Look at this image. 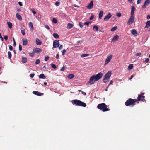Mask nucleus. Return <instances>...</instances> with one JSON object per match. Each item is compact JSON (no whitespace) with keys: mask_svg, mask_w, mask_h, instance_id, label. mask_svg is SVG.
<instances>
[{"mask_svg":"<svg viewBox=\"0 0 150 150\" xmlns=\"http://www.w3.org/2000/svg\"><path fill=\"white\" fill-rule=\"evenodd\" d=\"M119 38V36L118 35H116L115 37H114L112 40V42H115L117 41Z\"/></svg>","mask_w":150,"mask_h":150,"instance_id":"a211bd4d","label":"nucleus"},{"mask_svg":"<svg viewBox=\"0 0 150 150\" xmlns=\"http://www.w3.org/2000/svg\"><path fill=\"white\" fill-rule=\"evenodd\" d=\"M94 17V16L93 14H91V16L89 20H91L93 19Z\"/></svg>","mask_w":150,"mask_h":150,"instance_id":"a18cd8bd","label":"nucleus"},{"mask_svg":"<svg viewBox=\"0 0 150 150\" xmlns=\"http://www.w3.org/2000/svg\"><path fill=\"white\" fill-rule=\"evenodd\" d=\"M22 62L23 63H25L27 62V59L26 57H22Z\"/></svg>","mask_w":150,"mask_h":150,"instance_id":"412c9836","label":"nucleus"},{"mask_svg":"<svg viewBox=\"0 0 150 150\" xmlns=\"http://www.w3.org/2000/svg\"><path fill=\"white\" fill-rule=\"evenodd\" d=\"M132 34L134 36H136L137 35V31L134 29H133L131 32Z\"/></svg>","mask_w":150,"mask_h":150,"instance_id":"dca6fc26","label":"nucleus"},{"mask_svg":"<svg viewBox=\"0 0 150 150\" xmlns=\"http://www.w3.org/2000/svg\"><path fill=\"white\" fill-rule=\"evenodd\" d=\"M51 67L54 69H55L57 68V66L55 64H51Z\"/></svg>","mask_w":150,"mask_h":150,"instance_id":"58836bf2","label":"nucleus"},{"mask_svg":"<svg viewBox=\"0 0 150 150\" xmlns=\"http://www.w3.org/2000/svg\"><path fill=\"white\" fill-rule=\"evenodd\" d=\"M103 76V74L100 72L97 75H93L90 77L88 83L91 85L93 84L95 81H97L101 79Z\"/></svg>","mask_w":150,"mask_h":150,"instance_id":"f257e3e1","label":"nucleus"},{"mask_svg":"<svg viewBox=\"0 0 150 150\" xmlns=\"http://www.w3.org/2000/svg\"><path fill=\"white\" fill-rule=\"evenodd\" d=\"M103 12L102 11H100V12L99 14V18L100 19H101L103 15Z\"/></svg>","mask_w":150,"mask_h":150,"instance_id":"aec40b11","label":"nucleus"},{"mask_svg":"<svg viewBox=\"0 0 150 150\" xmlns=\"http://www.w3.org/2000/svg\"><path fill=\"white\" fill-rule=\"evenodd\" d=\"M49 56H47L46 57H45L44 60L45 61H47L49 60Z\"/></svg>","mask_w":150,"mask_h":150,"instance_id":"c03bdc74","label":"nucleus"},{"mask_svg":"<svg viewBox=\"0 0 150 150\" xmlns=\"http://www.w3.org/2000/svg\"><path fill=\"white\" fill-rule=\"evenodd\" d=\"M40 62V61L39 59H38L36 60L35 61V64L37 65L39 64Z\"/></svg>","mask_w":150,"mask_h":150,"instance_id":"4c0bfd02","label":"nucleus"},{"mask_svg":"<svg viewBox=\"0 0 150 150\" xmlns=\"http://www.w3.org/2000/svg\"><path fill=\"white\" fill-rule=\"evenodd\" d=\"M109 79H108L107 78H106L104 77L103 79V81L104 83H106L109 80Z\"/></svg>","mask_w":150,"mask_h":150,"instance_id":"cd10ccee","label":"nucleus"},{"mask_svg":"<svg viewBox=\"0 0 150 150\" xmlns=\"http://www.w3.org/2000/svg\"><path fill=\"white\" fill-rule=\"evenodd\" d=\"M55 5L57 6H59L60 4V3L59 2L57 1L55 3Z\"/></svg>","mask_w":150,"mask_h":150,"instance_id":"09e8293b","label":"nucleus"},{"mask_svg":"<svg viewBox=\"0 0 150 150\" xmlns=\"http://www.w3.org/2000/svg\"><path fill=\"white\" fill-rule=\"evenodd\" d=\"M150 27V20L148 21L146 23V25L145 28H148Z\"/></svg>","mask_w":150,"mask_h":150,"instance_id":"b1692460","label":"nucleus"},{"mask_svg":"<svg viewBox=\"0 0 150 150\" xmlns=\"http://www.w3.org/2000/svg\"><path fill=\"white\" fill-rule=\"evenodd\" d=\"M71 102L73 104H75L76 106L83 107H86V105L85 103L77 99L72 100Z\"/></svg>","mask_w":150,"mask_h":150,"instance_id":"f03ea898","label":"nucleus"},{"mask_svg":"<svg viewBox=\"0 0 150 150\" xmlns=\"http://www.w3.org/2000/svg\"><path fill=\"white\" fill-rule=\"evenodd\" d=\"M62 47H63L62 45H60V46H59V50L61 49L62 48Z\"/></svg>","mask_w":150,"mask_h":150,"instance_id":"680f3d73","label":"nucleus"},{"mask_svg":"<svg viewBox=\"0 0 150 150\" xmlns=\"http://www.w3.org/2000/svg\"><path fill=\"white\" fill-rule=\"evenodd\" d=\"M33 93L35 95L38 96H41L42 95H43L44 94L43 93H40V92H39L38 91H33Z\"/></svg>","mask_w":150,"mask_h":150,"instance_id":"f8f14e48","label":"nucleus"},{"mask_svg":"<svg viewBox=\"0 0 150 150\" xmlns=\"http://www.w3.org/2000/svg\"><path fill=\"white\" fill-rule=\"evenodd\" d=\"M7 23L8 26L9 28L10 29L12 27V23L10 22H7Z\"/></svg>","mask_w":150,"mask_h":150,"instance_id":"bb28decb","label":"nucleus"},{"mask_svg":"<svg viewBox=\"0 0 150 150\" xmlns=\"http://www.w3.org/2000/svg\"><path fill=\"white\" fill-rule=\"evenodd\" d=\"M112 55H110L107 57L105 62V65L108 64L110 61L111 59L112 58Z\"/></svg>","mask_w":150,"mask_h":150,"instance_id":"6e6552de","label":"nucleus"},{"mask_svg":"<svg viewBox=\"0 0 150 150\" xmlns=\"http://www.w3.org/2000/svg\"><path fill=\"white\" fill-rule=\"evenodd\" d=\"M134 16L131 15L127 23V24L128 25H131L132 24L134 21Z\"/></svg>","mask_w":150,"mask_h":150,"instance_id":"423d86ee","label":"nucleus"},{"mask_svg":"<svg viewBox=\"0 0 150 150\" xmlns=\"http://www.w3.org/2000/svg\"><path fill=\"white\" fill-rule=\"evenodd\" d=\"M29 26L30 28V30L32 31H33L34 30V29L33 24L32 22H30L29 23Z\"/></svg>","mask_w":150,"mask_h":150,"instance_id":"2eb2a0df","label":"nucleus"},{"mask_svg":"<svg viewBox=\"0 0 150 150\" xmlns=\"http://www.w3.org/2000/svg\"><path fill=\"white\" fill-rule=\"evenodd\" d=\"M65 67L63 66L61 69L60 70L61 71H63L65 70Z\"/></svg>","mask_w":150,"mask_h":150,"instance_id":"3c124183","label":"nucleus"},{"mask_svg":"<svg viewBox=\"0 0 150 150\" xmlns=\"http://www.w3.org/2000/svg\"><path fill=\"white\" fill-rule=\"evenodd\" d=\"M9 50H11V51H12L13 50V47L11 45H9Z\"/></svg>","mask_w":150,"mask_h":150,"instance_id":"5fc2aeb1","label":"nucleus"},{"mask_svg":"<svg viewBox=\"0 0 150 150\" xmlns=\"http://www.w3.org/2000/svg\"><path fill=\"white\" fill-rule=\"evenodd\" d=\"M93 1H91L88 5L86 7L88 9H91L93 8Z\"/></svg>","mask_w":150,"mask_h":150,"instance_id":"9d476101","label":"nucleus"},{"mask_svg":"<svg viewBox=\"0 0 150 150\" xmlns=\"http://www.w3.org/2000/svg\"><path fill=\"white\" fill-rule=\"evenodd\" d=\"M93 29L94 30L97 31L98 29V27L97 26H94L93 27Z\"/></svg>","mask_w":150,"mask_h":150,"instance_id":"2f4dec72","label":"nucleus"},{"mask_svg":"<svg viewBox=\"0 0 150 150\" xmlns=\"http://www.w3.org/2000/svg\"><path fill=\"white\" fill-rule=\"evenodd\" d=\"M39 78L42 79H45V77L43 74H40L39 76Z\"/></svg>","mask_w":150,"mask_h":150,"instance_id":"c756f323","label":"nucleus"},{"mask_svg":"<svg viewBox=\"0 0 150 150\" xmlns=\"http://www.w3.org/2000/svg\"><path fill=\"white\" fill-rule=\"evenodd\" d=\"M74 76L72 74H69L68 76L67 77L68 78L71 79L73 78Z\"/></svg>","mask_w":150,"mask_h":150,"instance_id":"c85d7f7f","label":"nucleus"},{"mask_svg":"<svg viewBox=\"0 0 150 150\" xmlns=\"http://www.w3.org/2000/svg\"><path fill=\"white\" fill-rule=\"evenodd\" d=\"M45 28L48 30H49L50 29L49 27L47 25H46L45 26Z\"/></svg>","mask_w":150,"mask_h":150,"instance_id":"052dcab7","label":"nucleus"},{"mask_svg":"<svg viewBox=\"0 0 150 150\" xmlns=\"http://www.w3.org/2000/svg\"><path fill=\"white\" fill-rule=\"evenodd\" d=\"M22 41L23 45H26L28 44V41L27 40H25L23 39L22 40Z\"/></svg>","mask_w":150,"mask_h":150,"instance_id":"4be33fe9","label":"nucleus"},{"mask_svg":"<svg viewBox=\"0 0 150 150\" xmlns=\"http://www.w3.org/2000/svg\"><path fill=\"white\" fill-rule=\"evenodd\" d=\"M133 65L132 64H130L129 65V66L128 67V69H131L133 68Z\"/></svg>","mask_w":150,"mask_h":150,"instance_id":"473e14b6","label":"nucleus"},{"mask_svg":"<svg viewBox=\"0 0 150 150\" xmlns=\"http://www.w3.org/2000/svg\"><path fill=\"white\" fill-rule=\"evenodd\" d=\"M150 3V0H146L144 5H143L142 7V8H145L146 7V6L147 5H149Z\"/></svg>","mask_w":150,"mask_h":150,"instance_id":"9b49d317","label":"nucleus"},{"mask_svg":"<svg viewBox=\"0 0 150 150\" xmlns=\"http://www.w3.org/2000/svg\"><path fill=\"white\" fill-rule=\"evenodd\" d=\"M117 26H114V27H113L111 29L110 31L112 32L114 31L115 30H117Z\"/></svg>","mask_w":150,"mask_h":150,"instance_id":"7c9ffc66","label":"nucleus"},{"mask_svg":"<svg viewBox=\"0 0 150 150\" xmlns=\"http://www.w3.org/2000/svg\"><path fill=\"white\" fill-rule=\"evenodd\" d=\"M88 56V54H83L81 56L83 57H86Z\"/></svg>","mask_w":150,"mask_h":150,"instance_id":"864d4df0","label":"nucleus"},{"mask_svg":"<svg viewBox=\"0 0 150 150\" xmlns=\"http://www.w3.org/2000/svg\"><path fill=\"white\" fill-rule=\"evenodd\" d=\"M59 42L58 40H55L53 42V47L54 48L58 47L59 45Z\"/></svg>","mask_w":150,"mask_h":150,"instance_id":"0eeeda50","label":"nucleus"},{"mask_svg":"<svg viewBox=\"0 0 150 150\" xmlns=\"http://www.w3.org/2000/svg\"><path fill=\"white\" fill-rule=\"evenodd\" d=\"M8 58L10 59L11 58L12 56L11 52L10 51H8Z\"/></svg>","mask_w":150,"mask_h":150,"instance_id":"72a5a7b5","label":"nucleus"},{"mask_svg":"<svg viewBox=\"0 0 150 150\" xmlns=\"http://www.w3.org/2000/svg\"><path fill=\"white\" fill-rule=\"evenodd\" d=\"M134 76L133 75H132L131 76V77L129 79V80H131V79H132L133 77Z\"/></svg>","mask_w":150,"mask_h":150,"instance_id":"774afa93","label":"nucleus"},{"mask_svg":"<svg viewBox=\"0 0 150 150\" xmlns=\"http://www.w3.org/2000/svg\"><path fill=\"white\" fill-rule=\"evenodd\" d=\"M136 100L135 99L129 98L125 102V105L127 106H133L135 105V103L136 102Z\"/></svg>","mask_w":150,"mask_h":150,"instance_id":"7ed1b4c3","label":"nucleus"},{"mask_svg":"<svg viewBox=\"0 0 150 150\" xmlns=\"http://www.w3.org/2000/svg\"><path fill=\"white\" fill-rule=\"evenodd\" d=\"M22 46H21L20 45H19V50L20 51H21L22 50Z\"/></svg>","mask_w":150,"mask_h":150,"instance_id":"49530a36","label":"nucleus"},{"mask_svg":"<svg viewBox=\"0 0 150 150\" xmlns=\"http://www.w3.org/2000/svg\"><path fill=\"white\" fill-rule=\"evenodd\" d=\"M79 26L81 28H82L83 26V23L82 22H80L79 23Z\"/></svg>","mask_w":150,"mask_h":150,"instance_id":"ea45409f","label":"nucleus"},{"mask_svg":"<svg viewBox=\"0 0 150 150\" xmlns=\"http://www.w3.org/2000/svg\"><path fill=\"white\" fill-rule=\"evenodd\" d=\"M36 43L37 45H40L42 44V42L38 38H36Z\"/></svg>","mask_w":150,"mask_h":150,"instance_id":"6ab92c4d","label":"nucleus"},{"mask_svg":"<svg viewBox=\"0 0 150 150\" xmlns=\"http://www.w3.org/2000/svg\"><path fill=\"white\" fill-rule=\"evenodd\" d=\"M18 4L20 6H23V4H22V3L21 2H19Z\"/></svg>","mask_w":150,"mask_h":150,"instance_id":"13d9d810","label":"nucleus"},{"mask_svg":"<svg viewBox=\"0 0 150 150\" xmlns=\"http://www.w3.org/2000/svg\"><path fill=\"white\" fill-rule=\"evenodd\" d=\"M34 52H33L30 53H29V55L30 56L33 57L34 56Z\"/></svg>","mask_w":150,"mask_h":150,"instance_id":"37998d69","label":"nucleus"},{"mask_svg":"<svg viewBox=\"0 0 150 150\" xmlns=\"http://www.w3.org/2000/svg\"><path fill=\"white\" fill-rule=\"evenodd\" d=\"M35 75V74H34L32 73L30 74V77L31 78H33V77Z\"/></svg>","mask_w":150,"mask_h":150,"instance_id":"603ef678","label":"nucleus"},{"mask_svg":"<svg viewBox=\"0 0 150 150\" xmlns=\"http://www.w3.org/2000/svg\"><path fill=\"white\" fill-rule=\"evenodd\" d=\"M107 105L105 103H102L99 104L97 106V108L103 112L109 111L110 109L107 108Z\"/></svg>","mask_w":150,"mask_h":150,"instance_id":"20e7f679","label":"nucleus"},{"mask_svg":"<svg viewBox=\"0 0 150 150\" xmlns=\"http://www.w3.org/2000/svg\"><path fill=\"white\" fill-rule=\"evenodd\" d=\"M116 15L118 17H120L121 16V14L120 13H116Z\"/></svg>","mask_w":150,"mask_h":150,"instance_id":"de8ad7c7","label":"nucleus"},{"mask_svg":"<svg viewBox=\"0 0 150 150\" xmlns=\"http://www.w3.org/2000/svg\"><path fill=\"white\" fill-rule=\"evenodd\" d=\"M135 7L134 6H132L131 11V15L134 16V11L135 10Z\"/></svg>","mask_w":150,"mask_h":150,"instance_id":"f3484780","label":"nucleus"},{"mask_svg":"<svg viewBox=\"0 0 150 150\" xmlns=\"http://www.w3.org/2000/svg\"><path fill=\"white\" fill-rule=\"evenodd\" d=\"M113 81L112 80H111L109 83V85L112 84Z\"/></svg>","mask_w":150,"mask_h":150,"instance_id":"0e129e2a","label":"nucleus"},{"mask_svg":"<svg viewBox=\"0 0 150 150\" xmlns=\"http://www.w3.org/2000/svg\"><path fill=\"white\" fill-rule=\"evenodd\" d=\"M4 38L5 39V40L6 41L8 39V36L7 35L5 36L4 37Z\"/></svg>","mask_w":150,"mask_h":150,"instance_id":"4d7b16f0","label":"nucleus"},{"mask_svg":"<svg viewBox=\"0 0 150 150\" xmlns=\"http://www.w3.org/2000/svg\"><path fill=\"white\" fill-rule=\"evenodd\" d=\"M84 95H86V93L85 92H83L82 91L81 92Z\"/></svg>","mask_w":150,"mask_h":150,"instance_id":"338daca9","label":"nucleus"},{"mask_svg":"<svg viewBox=\"0 0 150 150\" xmlns=\"http://www.w3.org/2000/svg\"><path fill=\"white\" fill-rule=\"evenodd\" d=\"M112 16L110 13H109L104 18V20L105 21H108L111 17Z\"/></svg>","mask_w":150,"mask_h":150,"instance_id":"ddd939ff","label":"nucleus"},{"mask_svg":"<svg viewBox=\"0 0 150 150\" xmlns=\"http://www.w3.org/2000/svg\"><path fill=\"white\" fill-rule=\"evenodd\" d=\"M144 93H141V94L138 95V96L137 99H135L136 101L137 102V101H142L143 102H145L146 100L145 99V96H144Z\"/></svg>","mask_w":150,"mask_h":150,"instance_id":"39448f33","label":"nucleus"},{"mask_svg":"<svg viewBox=\"0 0 150 150\" xmlns=\"http://www.w3.org/2000/svg\"><path fill=\"white\" fill-rule=\"evenodd\" d=\"M32 12L34 14H36V12L35 11V10L33 8L32 10Z\"/></svg>","mask_w":150,"mask_h":150,"instance_id":"a19ab883","label":"nucleus"},{"mask_svg":"<svg viewBox=\"0 0 150 150\" xmlns=\"http://www.w3.org/2000/svg\"><path fill=\"white\" fill-rule=\"evenodd\" d=\"M141 0H138L137 1V4H139L141 3Z\"/></svg>","mask_w":150,"mask_h":150,"instance_id":"69168bd1","label":"nucleus"},{"mask_svg":"<svg viewBox=\"0 0 150 150\" xmlns=\"http://www.w3.org/2000/svg\"><path fill=\"white\" fill-rule=\"evenodd\" d=\"M0 38L1 39L2 41H3V38L1 36V33H0Z\"/></svg>","mask_w":150,"mask_h":150,"instance_id":"bf43d9fd","label":"nucleus"},{"mask_svg":"<svg viewBox=\"0 0 150 150\" xmlns=\"http://www.w3.org/2000/svg\"><path fill=\"white\" fill-rule=\"evenodd\" d=\"M21 32L23 35H25V32L24 30H21Z\"/></svg>","mask_w":150,"mask_h":150,"instance_id":"8fccbe9b","label":"nucleus"},{"mask_svg":"<svg viewBox=\"0 0 150 150\" xmlns=\"http://www.w3.org/2000/svg\"><path fill=\"white\" fill-rule=\"evenodd\" d=\"M149 62V58H147L145 59L144 61H143V63H148Z\"/></svg>","mask_w":150,"mask_h":150,"instance_id":"f704fd0d","label":"nucleus"},{"mask_svg":"<svg viewBox=\"0 0 150 150\" xmlns=\"http://www.w3.org/2000/svg\"><path fill=\"white\" fill-rule=\"evenodd\" d=\"M111 75V72L110 71H108L105 75L104 77L109 79Z\"/></svg>","mask_w":150,"mask_h":150,"instance_id":"4468645a","label":"nucleus"},{"mask_svg":"<svg viewBox=\"0 0 150 150\" xmlns=\"http://www.w3.org/2000/svg\"><path fill=\"white\" fill-rule=\"evenodd\" d=\"M91 23V22H85L84 24L85 25H87L88 26L89 25V23Z\"/></svg>","mask_w":150,"mask_h":150,"instance_id":"79ce46f5","label":"nucleus"},{"mask_svg":"<svg viewBox=\"0 0 150 150\" xmlns=\"http://www.w3.org/2000/svg\"><path fill=\"white\" fill-rule=\"evenodd\" d=\"M53 36L56 39H58L59 38L58 35L56 33H53Z\"/></svg>","mask_w":150,"mask_h":150,"instance_id":"a878e982","label":"nucleus"},{"mask_svg":"<svg viewBox=\"0 0 150 150\" xmlns=\"http://www.w3.org/2000/svg\"><path fill=\"white\" fill-rule=\"evenodd\" d=\"M67 50L65 49H64L62 51V55H64L66 53Z\"/></svg>","mask_w":150,"mask_h":150,"instance_id":"c9c22d12","label":"nucleus"},{"mask_svg":"<svg viewBox=\"0 0 150 150\" xmlns=\"http://www.w3.org/2000/svg\"><path fill=\"white\" fill-rule=\"evenodd\" d=\"M67 28L69 29H71L73 27V25L71 23H69L67 24Z\"/></svg>","mask_w":150,"mask_h":150,"instance_id":"393cba45","label":"nucleus"},{"mask_svg":"<svg viewBox=\"0 0 150 150\" xmlns=\"http://www.w3.org/2000/svg\"><path fill=\"white\" fill-rule=\"evenodd\" d=\"M16 18L18 20L20 21H21L22 20V18L21 16L18 13H16Z\"/></svg>","mask_w":150,"mask_h":150,"instance_id":"5701e85b","label":"nucleus"},{"mask_svg":"<svg viewBox=\"0 0 150 150\" xmlns=\"http://www.w3.org/2000/svg\"><path fill=\"white\" fill-rule=\"evenodd\" d=\"M54 23H57V20L56 19L54 18L53 19V21H52Z\"/></svg>","mask_w":150,"mask_h":150,"instance_id":"e433bc0d","label":"nucleus"},{"mask_svg":"<svg viewBox=\"0 0 150 150\" xmlns=\"http://www.w3.org/2000/svg\"><path fill=\"white\" fill-rule=\"evenodd\" d=\"M42 52L41 49L38 48H34L33 49V52L35 53L40 54Z\"/></svg>","mask_w":150,"mask_h":150,"instance_id":"1a4fd4ad","label":"nucleus"},{"mask_svg":"<svg viewBox=\"0 0 150 150\" xmlns=\"http://www.w3.org/2000/svg\"><path fill=\"white\" fill-rule=\"evenodd\" d=\"M141 53L140 52L136 54V56H140L141 55Z\"/></svg>","mask_w":150,"mask_h":150,"instance_id":"6e6d98bb","label":"nucleus"},{"mask_svg":"<svg viewBox=\"0 0 150 150\" xmlns=\"http://www.w3.org/2000/svg\"><path fill=\"white\" fill-rule=\"evenodd\" d=\"M147 18L148 19H150V15H148L147 16Z\"/></svg>","mask_w":150,"mask_h":150,"instance_id":"e2e57ef3","label":"nucleus"}]
</instances>
